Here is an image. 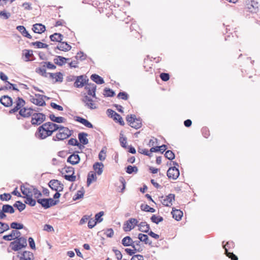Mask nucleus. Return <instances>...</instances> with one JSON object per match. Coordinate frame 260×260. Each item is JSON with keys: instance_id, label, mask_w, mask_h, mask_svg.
Wrapping results in <instances>:
<instances>
[{"instance_id": "f257e3e1", "label": "nucleus", "mask_w": 260, "mask_h": 260, "mask_svg": "<svg viewBox=\"0 0 260 260\" xmlns=\"http://www.w3.org/2000/svg\"><path fill=\"white\" fill-rule=\"evenodd\" d=\"M49 38L51 41L57 42L60 43L54 48L55 51L56 49H58L61 51L67 52L71 49L72 47L70 45H69L67 42L62 41L63 38V36L62 34L55 32L53 34L50 35Z\"/></svg>"}, {"instance_id": "7ed1b4c3", "label": "nucleus", "mask_w": 260, "mask_h": 260, "mask_svg": "<svg viewBox=\"0 0 260 260\" xmlns=\"http://www.w3.org/2000/svg\"><path fill=\"white\" fill-rule=\"evenodd\" d=\"M126 120L128 125L136 129L141 128L142 126V120L140 118H137L135 114L127 115Z\"/></svg>"}, {"instance_id": "13d9d810", "label": "nucleus", "mask_w": 260, "mask_h": 260, "mask_svg": "<svg viewBox=\"0 0 260 260\" xmlns=\"http://www.w3.org/2000/svg\"><path fill=\"white\" fill-rule=\"evenodd\" d=\"M63 177L66 180L71 182L75 181L76 178V176L73 173L71 175H64Z\"/></svg>"}, {"instance_id": "37998d69", "label": "nucleus", "mask_w": 260, "mask_h": 260, "mask_svg": "<svg viewBox=\"0 0 260 260\" xmlns=\"http://www.w3.org/2000/svg\"><path fill=\"white\" fill-rule=\"evenodd\" d=\"M150 220L152 222L157 224L164 220V218L162 216H156V215L153 214L150 217Z\"/></svg>"}, {"instance_id": "5fc2aeb1", "label": "nucleus", "mask_w": 260, "mask_h": 260, "mask_svg": "<svg viewBox=\"0 0 260 260\" xmlns=\"http://www.w3.org/2000/svg\"><path fill=\"white\" fill-rule=\"evenodd\" d=\"M11 16V13L7 12L5 10L0 11V17L3 19H8Z\"/></svg>"}, {"instance_id": "c9c22d12", "label": "nucleus", "mask_w": 260, "mask_h": 260, "mask_svg": "<svg viewBox=\"0 0 260 260\" xmlns=\"http://www.w3.org/2000/svg\"><path fill=\"white\" fill-rule=\"evenodd\" d=\"M125 171L128 174L137 173L138 171L137 167L135 166L128 165L125 168Z\"/></svg>"}, {"instance_id": "0e129e2a", "label": "nucleus", "mask_w": 260, "mask_h": 260, "mask_svg": "<svg viewBox=\"0 0 260 260\" xmlns=\"http://www.w3.org/2000/svg\"><path fill=\"white\" fill-rule=\"evenodd\" d=\"M202 133L203 136L207 138L210 136V132L209 129L207 127H203L202 129Z\"/></svg>"}, {"instance_id": "393cba45", "label": "nucleus", "mask_w": 260, "mask_h": 260, "mask_svg": "<svg viewBox=\"0 0 260 260\" xmlns=\"http://www.w3.org/2000/svg\"><path fill=\"white\" fill-rule=\"evenodd\" d=\"M97 177L95 173L90 171L88 173L87 178V186H89L93 181H96Z\"/></svg>"}, {"instance_id": "de8ad7c7", "label": "nucleus", "mask_w": 260, "mask_h": 260, "mask_svg": "<svg viewBox=\"0 0 260 260\" xmlns=\"http://www.w3.org/2000/svg\"><path fill=\"white\" fill-rule=\"evenodd\" d=\"M165 156L167 159H168L170 160H172L173 159H174L175 158V155L172 151L168 150L166 151V153L165 154Z\"/></svg>"}, {"instance_id": "c03bdc74", "label": "nucleus", "mask_w": 260, "mask_h": 260, "mask_svg": "<svg viewBox=\"0 0 260 260\" xmlns=\"http://www.w3.org/2000/svg\"><path fill=\"white\" fill-rule=\"evenodd\" d=\"M31 187L32 188V193L35 199H40V198L42 196V193L35 186L31 185Z\"/></svg>"}, {"instance_id": "a18cd8bd", "label": "nucleus", "mask_w": 260, "mask_h": 260, "mask_svg": "<svg viewBox=\"0 0 260 260\" xmlns=\"http://www.w3.org/2000/svg\"><path fill=\"white\" fill-rule=\"evenodd\" d=\"M11 228L15 230H21L24 229V226L23 224L17 222H13L10 224Z\"/></svg>"}, {"instance_id": "e433bc0d", "label": "nucleus", "mask_w": 260, "mask_h": 260, "mask_svg": "<svg viewBox=\"0 0 260 260\" xmlns=\"http://www.w3.org/2000/svg\"><path fill=\"white\" fill-rule=\"evenodd\" d=\"M140 208L141 210L145 212L154 213L156 211L155 209L153 208L150 207L147 204H142Z\"/></svg>"}, {"instance_id": "7c9ffc66", "label": "nucleus", "mask_w": 260, "mask_h": 260, "mask_svg": "<svg viewBox=\"0 0 260 260\" xmlns=\"http://www.w3.org/2000/svg\"><path fill=\"white\" fill-rule=\"evenodd\" d=\"M30 101L31 103L38 106H44L46 105V102L43 99H38L35 97L30 96Z\"/></svg>"}, {"instance_id": "338daca9", "label": "nucleus", "mask_w": 260, "mask_h": 260, "mask_svg": "<svg viewBox=\"0 0 260 260\" xmlns=\"http://www.w3.org/2000/svg\"><path fill=\"white\" fill-rule=\"evenodd\" d=\"M28 242L30 248L33 250H35L36 247L34 239L32 237H29Z\"/></svg>"}, {"instance_id": "ddd939ff", "label": "nucleus", "mask_w": 260, "mask_h": 260, "mask_svg": "<svg viewBox=\"0 0 260 260\" xmlns=\"http://www.w3.org/2000/svg\"><path fill=\"white\" fill-rule=\"evenodd\" d=\"M25 185L29 186V184L27 183H25V184H22L20 186V189L22 193L24 195L23 197L32 195V188L31 187H26Z\"/></svg>"}, {"instance_id": "aec40b11", "label": "nucleus", "mask_w": 260, "mask_h": 260, "mask_svg": "<svg viewBox=\"0 0 260 260\" xmlns=\"http://www.w3.org/2000/svg\"><path fill=\"white\" fill-rule=\"evenodd\" d=\"M88 134L84 132H80L78 134V137L79 140V143L82 145H86L88 143V140L87 138Z\"/></svg>"}, {"instance_id": "1a4fd4ad", "label": "nucleus", "mask_w": 260, "mask_h": 260, "mask_svg": "<svg viewBox=\"0 0 260 260\" xmlns=\"http://www.w3.org/2000/svg\"><path fill=\"white\" fill-rule=\"evenodd\" d=\"M180 175V172L178 168L176 167H171L169 168L167 172V175L169 179L176 180Z\"/></svg>"}, {"instance_id": "6e6d98bb", "label": "nucleus", "mask_w": 260, "mask_h": 260, "mask_svg": "<svg viewBox=\"0 0 260 260\" xmlns=\"http://www.w3.org/2000/svg\"><path fill=\"white\" fill-rule=\"evenodd\" d=\"M225 255L232 260H238V258L233 252H230L227 249L225 250Z\"/></svg>"}, {"instance_id": "bb28decb", "label": "nucleus", "mask_w": 260, "mask_h": 260, "mask_svg": "<svg viewBox=\"0 0 260 260\" xmlns=\"http://www.w3.org/2000/svg\"><path fill=\"white\" fill-rule=\"evenodd\" d=\"M7 84L9 86H4L0 88V91L4 90L12 89L16 91H19V90L17 88V85L15 84L10 83L9 81H7Z\"/></svg>"}, {"instance_id": "f3484780", "label": "nucleus", "mask_w": 260, "mask_h": 260, "mask_svg": "<svg viewBox=\"0 0 260 260\" xmlns=\"http://www.w3.org/2000/svg\"><path fill=\"white\" fill-rule=\"evenodd\" d=\"M49 77L51 79H55L54 82H62L63 81V74L61 72L55 73H48Z\"/></svg>"}, {"instance_id": "79ce46f5", "label": "nucleus", "mask_w": 260, "mask_h": 260, "mask_svg": "<svg viewBox=\"0 0 260 260\" xmlns=\"http://www.w3.org/2000/svg\"><path fill=\"white\" fill-rule=\"evenodd\" d=\"M126 141H127L126 137H123V134L122 133V132L121 131L120 133L119 142H120L121 147H122L123 148H125V149H126L127 146V145H126Z\"/></svg>"}, {"instance_id": "774afa93", "label": "nucleus", "mask_w": 260, "mask_h": 260, "mask_svg": "<svg viewBox=\"0 0 260 260\" xmlns=\"http://www.w3.org/2000/svg\"><path fill=\"white\" fill-rule=\"evenodd\" d=\"M159 76L163 81H167L170 79V75L168 73H162Z\"/></svg>"}, {"instance_id": "f8f14e48", "label": "nucleus", "mask_w": 260, "mask_h": 260, "mask_svg": "<svg viewBox=\"0 0 260 260\" xmlns=\"http://www.w3.org/2000/svg\"><path fill=\"white\" fill-rule=\"evenodd\" d=\"M159 198L161 199V203L164 206L170 207L171 205H170L169 204L170 203L171 205H172V202L173 201H175V195L173 193H170L167 196L165 199H163V196H161Z\"/></svg>"}, {"instance_id": "a878e982", "label": "nucleus", "mask_w": 260, "mask_h": 260, "mask_svg": "<svg viewBox=\"0 0 260 260\" xmlns=\"http://www.w3.org/2000/svg\"><path fill=\"white\" fill-rule=\"evenodd\" d=\"M138 238L140 241L144 242L146 244L151 246L152 241L149 239L148 236L146 234L140 233L138 234Z\"/></svg>"}, {"instance_id": "f704fd0d", "label": "nucleus", "mask_w": 260, "mask_h": 260, "mask_svg": "<svg viewBox=\"0 0 260 260\" xmlns=\"http://www.w3.org/2000/svg\"><path fill=\"white\" fill-rule=\"evenodd\" d=\"M2 209L7 213L13 214L15 212L14 206L9 204L3 205Z\"/></svg>"}, {"instance_id": "b1692460", "label": "nucleus", "mask_w": 260, "mask_h": 260, "mask_svg": "<svg viewBox=\"0 0 260 260\" xmlns=\"http://www.w3.org/2000/svg\"><path fill=\"white\" fill-rule=\"evenodd\" d=\"M16 29L21 34V35L28 39H32V36L26 30L25 27L23 25H18Z\"/></svg>"}, {"instance_id": "dca6fc26", "label": "nucleus", "mask_w": 260, "mask_h": 260, "mask_svg": "<svg viewBox=\"0 0 260 260\" xmlns=\"http://www.w3.org/2000/svg\"><path fill=\"white\" fill-rule=\"evenodd\" d=\"M32 30L35 33L42 34L46 30V27L42 23H36L32 25Z\"/></svg>"}, {"instance_id": "49530a36", "label": "nucleus", "mask_w": 260, "mask_h": 260, "mask_svg": "<svg viewBox=\"0 0 260 260\" xmlns=\"http://www.w3.org/2000/svg\"><path fill=\"white\" fill-rule=\"evenodd\" d=\"M113 120L116 122H118L120 125L124 126L125 124V123L122 118V117L120 116V114L116 113L115 116L114 117Z\"/></svg>"}, {"instance_id": "6e6552de", "label": "nucleus", "mask_w": 260, "mask_h": 260, "mask_svg": "<svg viewBox=\"0 0 260 260\" xmlns=\"http://www.w3.org/2000/svg\"><path fill=\"white\" fill-rule=\"evenodd\" d=\"M72 135V131L70 132H58L55 136L52 138V140L54 141H63L69 138Z\"/></svg>"}, {"instance_id": "2f4dec72", "label": "nucleus", "mask_w": 260, "mask_h": 260, "mask_svg": "<svg viewBox=\"0 0 260 260\" xmlns=\"http://www.w3.org/2000/svg\"><path fill=\"white\" fill-rule=\"evenodd\" d=\"M121 244L125 247L131 246L133 244V240L129 236H126L121 240Z\"/></svg>"}, {"instance_id": "0eeeda50", "label": "nucleus", "mask_w": 260, "mask_h": 260, "mask_svg": "<svg viewBox=\"0 0 260 260\" xmlns=\"http://www.w3.org/2000/svg\"><path fill=\"white\" fill-rule=\"evenodd\" d=\"M138 221L137 219L131 218L124 223L123 229L124 232H129L133 229L135 225H138Z\"/></svg>"}, {"instance_id": "473e14b6", "label": "nucleus", "mask_w": 260, "mask_h": 260, "mask_svg": "<svg viewBox=\"0 0 260 260\" xmlns=\"http://www.w3.org/2000/svg\"><path fill=\"white\" fill-rule=\"evenodd\" d=\"M27 107H23L19 111L20 116L24 118H28L32 115V112H27Z\"/></svg>"}, {"instance_id": "864d4df0", "label": "nucleus", "mask_w": 260, "mask_h": 260, "mask_svg": "<svg viewBox=\"0 0 260 260\" xmlns=\"http://www.w3.org/2000/svg\"><path fill=\"white\" fill-rule=\"evenodd\" d=\"M128 94L125 91H122L118 93L117 98L123 100H127L128 99Z\"/></svg>"}, {"instance_id": "4468645a", "label": "nucleus", "mask_w": 260, "mask_h": 260, "mask_svg": "<svg viewBox=\"0 0 260 260\" xmlns=\"http://www.w3.org/2000/svg\"><path fill=\"white\" fill-rule=\"evenodd\" d=\"M10 247L14 251H18L22 248H25L24 245L20 242V241L17 239L10 243Z\"/></svg>"}, {"instance_id": "603ef678", "label": "nucleus", "mask_w": 260, "mask_h": 260, "mask_svg": "<svg viewBox=\"0 0 260 260\" xmlns=\"http://www.w3.org/2000/svg\"><path fill=\"white\" fill-rule=\"evenodd\" d=\"M104 213L103 211H100L95 215L94 220L97 223H100L103 221V218H102V216L104 215Z\"/></svg>"}, {"instance_id": "39448f33", "label": "nucleus", "mask_w": 260, "mask_h": 260, "mask_svg": "<svg viewBox=\"0 0 260 260\" xmlns=\"http://www.w3.org/2000/svg\"><path fill=\"white\" fill-rule=\"evenodd\" d=\"M31 116L30 122L34 126L41 125L46 120V115L43 113L32 112V115Z\"/></svg>"}, {"instance_id": "3c124183", "label": "nucleus", "mask_w": 260, "mask_h": 260, "mask_svg": "<svg viewBox=\"0 0 260 260\" xmlns=\"http://www.w3.org/2000/svg\"><path fill=\"white\" fill-rule=\"evenodd\" d=\"M41 63H44L43 67L47 68L48 69L55 70L56 68L55 65L53 64L50 61L42 62Z\"/></svg>"}, {"instance_id": "e2e57ef3", "label": "nucleus", "mask_w": 260, "mask_h": 260, "mask_svg": "<svg viewBox=\"0 0 260 260\" xmlns=\"http://www.w3.org/2000/svg\"><path fill=\"white\" fill-rule=\"evenodd\" d=\"M15 239L19 240L20 242L24 245V247L25 248L27 246V240L25 237H15Z\"/></svg>"}, {"instance_id": "72a5a7b5", "label": "nucleus", "mask_w": 260, "mask_h": 260, "mask_svg": "<svg viewBox=\"0 0 260 260\" xmlns=\"http://www.w3.org/2000/svg\"><path fill=\"white\" fill-rule=\"evenodd\" d=\"M14 207L17 208L19 212H21L23 210H24L26 208L25 204L23 203L20 201H16L14 204H13Z\"/></svg>"}, {"instance_id": "423d86ee", "label": "nucleus", "mask_w": 260, "mask_h": 260, "mask_svg": "<svg viewBox=\"0 0 260 260\" xmlns=\"http://www.w3.org/2000/svg\"><path fill=\"white\" fill-rule=\"evenodd\" d=\"M14 103H15L16 105L13 108L9 110V113L10 114L15 113L17 111L20 110V109H22V108L24 107V106L25 105V101L23 99V98L17 97Z\"/></svg>"}, {"instance_id": "4be33fe9", "label": "nucleus", "mask_w": 260, "mask_h": 260, "mask_svg": "<svg viewBox=\"0 0 260 260\" xmlns=\"http://www.w3.org/2000/svg\"><path fill=\"white\" fill-rule=\"evenodd\" d=\"M50 119L52 122H56L57 123H64L66 122L67 119L63 117L55 116L53 114H50L49 116Z\"/></svg>"}, {"instance_id": "69168bd1", "label": "nucleus", "mask_w": 260, "mask_h": 260, "mask_svg": "<svg viewBox=\"0 0 260 260\" xmlns=\"http://www.w3.org/2000/svg\"><path fill=\"white\" fill-rule=\"evenodd\" d=\"M62 170H64L66 173H72L75 174L74 168L71 166H65L62 169Z\"/></svg>"}, {"instance_id": "09e8293b", "label": "nucleus", "mask_w": 260, "mask_h": 260, "mask_svg": "<svg viewBox=\"0 0 260 260\" xmlns=\"http://www.w3.org/2000/svg\"><path fill=\"white\" fill-rule=\"evenodd\" d=\"M87 57L86 54H84L83 52L80 51L77 53V55L75 56L76 60L79 59L81 61L85 60Z\"/></svg>"}, {"instance_id": "cd10ccee", "label": "nucleus", "mask_w": 260, "mask_h": 260, "mask_svg": "<svg viewBox=\"0 0 260 260\" xmlns=\"http://www.w3.org/2000/svg\"><path fill=\"white\" fill-rule=\"evenodd\" d=\"M23 198L25 199L24 203L28 205L31 207H34L36 205L37 200L32 198V195L26 196V197H23Z\"/></svg>"}, {"instance_id": "f03ea898", "label": "nucleus", "mask_w": 260, "mask_h": 260, "mask_svg": "<svg viewBox=\"0 0 260 260\" xmlns=\"http://www.w3.org/2000/svg\"><path fill=\"white\" fill-rule=\"evenodd\" d=\"M52 132H51L50 127L48 125V122L43 123L40 125L37 129L35 136L39 140H44L47 137L51 136Z\"/></svg>"}, {"instance_id": "6ab92c4d", "label": "nucleus", "mask_w": 260, "mask_h": 260, "mask_svg": "<svg viewBox=\"0 0 260 260\" xmlns=\"http://www.w3.org/2000/svg\"><path fill=\"white\" fill-rule=\"evenodd\" d=\"M61 184V182L58 180L52 179L48 183V186L52 190L54 191H57L58 188Z\"/></svg>"}, {"instance_id": "bf43d9fd", "label": "nucleus", "mask_w": 260, "mask_h": 260, "mask_svg": "<svg viewBox=\"0 0 260 260\" xmlns=\"http://www.w3.org/2000/svg\"><path fill=\"white\" fill-rule=\"evenodd\" d=\"M106 151L103 148L99 154V158L101 161H104L106 157Z\"/></svg>"}, {"instance_id": "ea45409f", "label": "nucleus", "mask_w": 260, "mask_h": 260, "mask_svg": "<svg viewBox=\"0 0 260 260\" xmlns=\"http://www.w3.org/2000/svg\"><path fill=\"white\" fill-rule=\"evenodd\" d=\"M35 71L37 73L44 77H47L48 75V73L46 72L45 68H44L43 67V68H37Z\"/></svg>"}, {"instance_id": "a19ab883", "label": "nucleus", "mask_w": 260, "mask_h": 260, "mask_svg": "<svg viewBox=\"0 0 260 260\" xmlns=\"http://www.w3.org/2000/svg\"><path fill=\"white\" fill-rule=\"evenodd\" d=\"M85 192L84 189L83 187H82L80 190H78L77 193L73 197V200L76 201L79 200L83 197L84 194Z\"/></svg>"}, {"instance_id": "58836bf2", "label": "nucleus", "mask_w": 260, "mask_h": 260, "mask_svg": "<svg viewBox=\"0 0 260 260\" xmlns=\"http://www.w3.org/2000/svg\"><path fill=\"white\" fill-rule=\"evenodd\" d=\"M103 94L106 97H113L115 95V92L112 89L106 87L104 89Z\"/></svg>"}, {"instance_id": "4d7b16f0", "label": "nucleus", "mask_w": 260, "mask_h": 260, "mask_svg": "<svg viewBox=\"0 0 260 260\" xmlns=\"http://www.w3.org/2000/svg\"><path fill=\"white\" fill-rule=\"evenodd\" d=\"M12 198L11 195L9 193H4L0 195V199L1 201H9Z\"/></svg>"}, {"instance_id": "2eb2a0df", "label": "nucleus", "mask_w": 260, "mask_h": 260, "mask_svg": "<svg viewBox=\"0 0 260 260\" xmlns=\"http://www.w3.org/2000/svg\"><path fill=\"white\" fill-rule=\"evenodd\" d=\"M75 121H76L80 123H82V124H83L84 126H85L86 127H87L88 128H93V124L90 122H89L88 120H87V119H86L82 117L75 116Z\"/></svg>"}, {"instance_id": "5701e85b", "label": "nucleus", "mask_w": 260, "mask_h": 260, "mask_svg": "<svg viewBox=\"0 0 260 260\" xmlns=\"http://www.w3.org/2000/svg\"><path fill=\"white\" fill-rule=\"evenodd\" d=\"M138 226L139 228V231L147 233L150 230V225L146 221L141 222L139 224H138Z\"/></svg>"}, {"instance_id": "8fccbe9b", "label": "nucleus", "mask_w": 260, "mask_h": 260, "mask_svg": "<svg viewBox=\"0 0 260 260\" xmlns=\"http://www.w3.org/2000/svg\"><path fill=\"white\" fill-rule=\"evenodd\" d=\"M48 125L50 127V129H51V132H52V134L58 129V128H59L58 124H57L52 122H48Z\"/></svg>"}, {"instance_id": "412c9836", "label": "nucleus", "mask_w": 260, "mask_h": 260, "mask_svg": "<svg viewBox=\"0 0 260 260\" xmlns=\"http://www.w3.org/2000/svg\"><path fill=\"white\" fill-rule=\"evenodd\" d=\"M104 167V164L101 162H96L93 165V169L96 171V173L98 175H100L102 174Z\"/></svg>"}, {"instance_id": "c85d7f7f", "label": "nucleus", "mask_w": 260, "mask_h": 260, "mask_svg": "<svg viewBox=\"0 0 260 260\" xmlns=\"http://www.w3.org/2000/svg\"><path fill=\"white\" fill-rule=\"evenodd\" d=\"M84 78V75H80L76 76L75 82L74 83V87L76 88H81L84 86V83L82 82V78Z\"/></svg>"}, {"instance_id": "9b49d317", "label": "nucleus", "mask_w": 260, "mask_h": 260, "mask_svg": "<svg viewBox=\"0 0 260 260\" xmlns=\"http://www.w3.org/2000/svg\"><path fill=\"white\" fill-rule=\"evenodd\" d=\"M0 103L5 107H10L14 102L11 97L8 95H4L0 98Z\"/></svg>"}, {"instance_id": "4c0bfd02", "label": "nucleus", "mask_w": 260, "mask_h": 260, "mask_svg": "<svg viewBox=\"0 0 260 260\" xmlns=\"http://www.w3.org/2000/svg\"><path fill=\"white\" fill-rule=\"evenodd\" d=\"M30 45L36 46L37 48H48V45L40 41H36L30 43Z\"/></svg>"}, {"instance_id": "a211bd4d", "label": "nucleus", "mask_w": 260, "mask_h": 260, "mask_svg": "<svg viewBox=\"0 0 260 260\" xmlns=\"http://www.w3.org/2000/svg\"><path fill=\"white\" fill-rule=\"evenodd\" d=\"M173 217L177 221H180L183 216V212L179 209H176L175 208H172L171 212Z\"/></svg>"}, {"instance_id": "c756f323", "label": "nucleus", "mask_w": 260, "mask_h": 260, "mask_svg": "<svg viewBox=\"0 0 260 260\" xmlns=\"http://www.w3.org/2000/svg\"><path fill=\"white\" fill-rule=\"evenodd\" d=\"M90 79L98 84H102L104 83V79L96 74H92L90 76Z\"/></svg>"}, {"instance_id": "20e7f679", "label": "nucleus", "mask_w": 260, "mask_h": 260, "mask_svg": "<svg viewBox=\"0 0 260 260\" xmlns=\"http://www.w3.org/2000/svg\"><path fill=\"white\" fill-rule=\"evenodd\" d=\"M37 203L41 205V206L45 209H48L52 206L57 205L59 201L54 200L52 198H43L38 199L37 200Z\"/></svg>"}, {"instance_id": "052dcab7", "label": "nucleus", "mask_w": 260, "mask_h": 260, "mask_svg": "<svg viewBox=\"0 0 260 260\" xmlns=\"http://www.w3.org/2000/svg\"><path fill=\"white\" fill-rule=\"evenodd\" d=\"M112 251L114 252L117 260H121L122 259V254L119 250L115 249V247H113Z\"/></svg>"}, {"instance_id": "680f3d73", "label": "nucleus", "mask_w": 260, "mask_h": 260, "mask_svg": "<svg viewBox=\"0 0 260 260\" xmlns=\"http://www.w3.org/2000/svg\"><path fill=\"white\" fill-rule=\"evenodd\" d=\"M235 244L233 241H228L225 245H223V247L224 249V250L227 249L228 250L229 249L234 248Z\"/></svg>"}, {"instance_id": "9d476101", "label": "nucleus", "mask_w": 260, "mask_h": 260, "mask_svg": "<svg viewBox=\"0 0 260 260\" xmlns=\"http://www.w3.org/2000/svg\"><path fill=\"white\" fill-rule=\"evenodd\" d=\"M79 152V151H76L70 155L67 159V162L72 165H76L79 164L80 161V157L78 155Z\"/></svg>"}]
</instances>
